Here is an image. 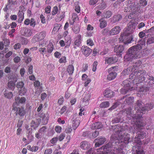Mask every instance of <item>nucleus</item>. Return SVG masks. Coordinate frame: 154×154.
<instances>
[{
  "instance_id": "obj_36",
  "label": "nucleus",
  "mask_w": 154,
  "mask_h": 154,
  "mask_svg": "<svg viewBox=\"0 0 154 154\" xmlns=\"http://www.w3.org/2000/svg\"><path fill=\"white\" fill-rule=\"evenodd\" d=\"M74 67L72 65H69L66 69V71L69 75H72L73 72Z\"/></svg>"
},
{
  "instance_id": "obj_34",
  "label": "nucleus",
  "mask_w": 154,
  "mask_h": 154,
  "mask_svg": "<svg viewBox=\"0 0 154 154\" xmlns=\"http://www.w3.org/2000/svg\"><path fill=\"white\" fill-rule=\"evenodd\" d=\"M54 49V46L53 44L51 43H49L47 46V52L48 54H49L53 51Z\"/></svg>"
},
{
  "instance_id": "obj_56",
  "label": "nucleus",
  "mask_w": 154,
  "mask_h": 154,
  "mask_svg": "<svg viewBox=\"0 0 154 154\" xmlns=\"http://www.w3.org/2000/svg\"><path fill=\"white\" fill-rule=\"evenodd\" d=\"M72 128L70 126H69L67 127L65 130V132L66 133H70L72 130Z\"/></svg>"
},
{
  "instance_id": "obj_23",
  "label": "nucleus",
  "mask_w": 154,
  "mask_h": 154,
  "mask_svg": "<svg viewBox=\"0 0 154 154\" xmlns=\"http://www.w3.org/2000/svg\"><path fill=\"white\" fill-rule=\"evenodd\" d=\"M82 36L79 34L78 35L75 37V45L78 47L81 46V45Z\"/></svg>"
},
{
  "instance_id": "obj_29",
  "label": "nucleus",
  "mask_w": 154,
  "mask_h": 154,
  "mask_svg": "<svg viewBox=\"0 0 154 154\" xmlns=\"http://www.w3.org/2000/svg\"><path fill=\"white\" fill-rule=\"evenodd\" d=\"M122 18V16L120 14H116L112 18L111 22L113 23H115L120 20Z\"/></svg>"
},
{
  "instance_id": "obj_1",
  "label": "nucleus",
  "mask_w": 154,
  "mask_h": 154,
  "mask_svg": "<svg viewBox=\"0 0 154 154\" xmlns=\"http://www.w3.org/2000/svg\"><path fill=\"white\" fill-rule=\"evenodd\" d=\"M119 127L117 125L116 127ZM114 131L115 136L112 135L111 138V142L105 146L96 149L91 148L88 151L87 154H122L123 149L129 142V134H127L123 136L121 128H116Z\"/></svg>"
},
{
  "instance_id": "obj_9",
  "label": "nucleus",
  "mask_w": 154,
  "mask_h": 154,
  "mask_svg": "<svg viewBox=\"0 0 154 154\" xmlns=\"http://www.w3.org/2000/svg\"><path fill=\"white\" fill-rule=\"evenodd\" d=\"M116 68L115 66L109 68L108 71L109 74L107 75V79L109 81L113 80L116 77L117 74L114 71V69Z\"/></svg>"
},
{
  "instance_id": "obj_48",
  "label": "nucleus",
  "mask_w": 154,
  "mask_h": 154,
  "mask_svg": "<svg viewBox=\"0 0 154 154\" xmlns=\"http://www.w3.org/2000/svg\"><path fill=\"white\" fill-rule=\"evenodd\" d=\"M24 85V83L23 82H17V86L18 88H23Z\"/></svg>"
},
{
  "instance_id": "obj_60",
  "label": "nucleus",
  "mask_w": 154,
  "mask_h": 154,
  "mask_svg": "<svg viewBox=\"0 0 154 154\" xmlns=\"http://www.w3.org/2000/svg\"><path fill=\"white\" fill-rule=\"evenodd\" d=\"M32 128H29L27 130V133L28 134V135H29L30 137L32 138L31 140L33 139L31 135L32 134Z\"/></svg>"
},
{
  "instance_id": "obj_45",
  "label": "nucleus",
  "mask_w": 154,
  "mask_h": 154,
  "mask_svg": "<svg viewBox=\"0 0 154 154\" xmlns=\"http://www.w3.org/2000/svg\"><path fill=\"white\" fill-rule=\"evenodd\" d=\"M47 128L45 126H43L41 128L39 131V132L42 134H44L46 131Z\"/></svg>"
},
{
  "instance_id": "obj_18",
  "label": "nucleus",
  "mask_w": 154,
  "mask_h": 154,
  "mask_svg": "<svg viewBox=\"0 0 154 154\" xmlns=\"http://www.w3.org/2000/svg\"><path fill=\"white\" fill-rule=\"evenodd\" d=\"M124 47L122 45H118L115 46L114 48V51L117 53H119V56L121 57L122 56L121 53L123 51Z\"/></svg>"
},
{
  "instance_id": "obj_57",
  "label": "nucleus",
  "mask_w": 154,
  "mask_h": 154,
  "mask_svg": "<svg viewBox=\"0 0 154 154\" xmlns=\"http://www.w3.org/2000/svg\"><path fill=\"white\" fill-rule=\"evenodd\" d=\"M34 86L37 89L38 88L40 85V82L38 80H35L34 82Z\"/></svg>"
},
{
  "instance_id": "obj_25",
  "label": "nucleus",
  "mask_w": 154,
  "mask_h": 154,
  "mask_svg": "<svg viewBox=\"0 0 154 154\" xmlns=\"http://www.w3.org/2000/svg\"><path fill=\"white\" fill-rule=\"evenodd\" d=\"M80 147L83 149H88L90 147L89 143L87 141H84L80 143Z\"/></svg>"
},
{
  "instance_id": "obj_30",
  "label": "nucleus",
  "mask_w": 154,
  "mask_h": 154,
  "mask_svg": "<svg viewBox=\"0 0 154 154\" xmlns=\"http://www.w3.org/2000/svg\"><path fill=\"white\" fill-rule=\"evenodd\" d=\"M38 51L43 56H44L45 54V56L48 57L50 55V54H48L46 49L45 48L41 47L39 48Z\"/></svg>"
},
{
  "instance_id": "obj_54",
  "label": "nucleus",
  "mask_w": 154,
  "mask_h": 154,
  "mask_svg": "<svg viewBox=\"0 0 154 154\" xmlns=\"http://www.w3.org/2000/svg\"><path fill=\"white\" fill-rule=\"evenodd\" d=\"M58 138L57 137H54L51 140V142L53 145H55L58 141Z\"/></svg>"
},
{
  "instance_id": "obj_46",
  "label": "nucleus",
  "mask_w": 154,
  "mask_h": 154,
  "mask_svg": "<svg viewBox=\"0 0 154 154\" xmlns=\"http://www.w3.org/2000/svg\"><path fill=\"white\" fill-rule=\"evenodd\" d=\"M154 42V36L149 38L147 41V44H150Z\"/></svg>"
},
{
  "instance_id": "obj_15",
  "label": "nucleus",
  "mask_w": 154,
  "mask_h": 154,
  "mask_svg": "<svg viewBox=\"0 0 154 154\" xmlns=\"http://www.w3.org/2000/svg\"><path fill=\"white\" fill-rule=\"evenodd\" d=\"M117 57L116 56H113L110 57L105 58V63L109 64H112L116 63L118 61Z\"/></svg>"
},
{
  "instance_id": "obj_26",
  "label": "nucleus",
  "mask_w": 154,
  "mask_h": 154,
  "mask_svg": "<svg viewBox=\"0 0 154 154\" xmlns=\"http://www.w3.org/2000/svg\"><path fill=\"white\" fill-rule=\"evenodd\" d=\"M16 114H18L21 116H24L25 113V111L23 108H17L16 107Z\"/></svg>"
},
{
  "instance_id": "obj_43",
  "label": "nucleus",
  "mask_w": 154,
  "mask_h": 154,
  "mask_svg": "<svg viewBox=\"0 0 154 154\" xmlns=\"http://www.w3.org/2000/svg\"><path fill=\"white\" fill-rule=\"evenodd\" d=\"M4 95L6 97L9 99H11L13 96V94L11 92L8 93L6 92L5 93Z\"/></svg>"
},
{
  "instance_id": "obj_16",
  "label": "nucleus",
  "mask_w": 154,
  "mask_h": 154,
  "mask_svg": "<svg viewBox=\"0 0 154 154\" xmlns=\"http://www.w3.org/2000/svg\"><path fill=\"white\" fill-rule=\"evenodd\" d=\"M121 30V27L119 26H116L113 28L109 32L110 35H114L118 34Z\"/></svg>"
},
{
  "instance_id": "obj_24",
  "label": "nucleus",
  "mask_w": 154,
  "mask_h": 154,
  "mask_svg": "<svg viewBox=\"0 0 154 154\" xmlns=\"http://www.w3.org/2000/svg\"><path fill=\"white\" fill-rule=\"evenodd\" d=\"M72 126L74 130H75L79 124V120L77 119L75 117H73L72 119Z\"/></svg>"
},
{
  "instance_id": "obj_22",
  "label": "nucleus",
  "mask_w": 154,
  "mask_h": 154,
  "mask_svg": "<svg viewBox=\"0 0 154 154\" xmlns=\"http://www.w3.org/2000/svg\"><path fill=\"white\" fill-rule=\"evenodd\" d=\"M103 127L102 123L99 122H96L92 124L91 126V128L93 129H100Z\"/></svg>"
},
{
  "instance_id": "obj_59",
  "label": "nucleus",
  "mask_w": 154,
  "mask_h": 154,
  "mask_svg": "<svg viewBox=\"0 0 154 154\" xmlns=\"http://www.w3.org/2000/svg\"><path fill=\"white\" fill-rule=\"evenodd\" d=\"M62 128L59 126H57L55 127L56 131L58 133H60L61 131Z\"/></svg>"
},
{
  "instance_id": "obj_47",
  "label": "nucleus",
  "mask_w": 154,
  "mask_h": 154,
  "mask_svg": "<svg viewBox=\"0 0 154 154\" xmlns=\"http://www.w3.org/2000/svg\"><path fill=\"white\" fill-rule=\"evenodd\" d=\"M85 96L83 98V101L86 102L88 101L90 98V95L89 94H88L86 95H85Z\"/></svg>"
},
{
  "instance_id": "obj_62",
  "label": "nucleus",
  "mask_w": 154,
  "mask_h": 154,
  "mask_svg": "<svg viewBox=\"0 0 154 154\" xmlns=\"http://www.w3.org/2000/svg\"><path fill=\"white\" fill-rule=\"evenodd\" d=\"M40 18L41 20V22L42 23H45L46 22L45 17L43 14H41L40 16Z\"/></svg>"
},
{
  "instance_id": "obj_35",
  "label": "nucleus",
  "mask_w": 154,
  "mask_h": 154,
  "mask_svg": "<svg viewBox=\"0 0 154 154\" xmlns=\"http://www.w3.org/2000/svg\"><path fill=\"white\" fill-rule=\"evenodd\" d=\"M112 0L114 1L115 0ZM125 0H117L118 2H116L114 4V6L115 8L117 7L118 5H119V4L121 2H122ZM125 2L128 4H130L131 3V0H128V1H126Z\"/></svg>"
},
{
  "instance_id": "obj_50",
  "label": "nucleus",
  "mask_w": 154,
  "mask_h": 154,
  "mask_svg": "<svg viewBox=\"0 0 154 154\" xmlns=\"http://www.w3.org/2000/svg\"><path fill=\"white\" fill-rule=\"evenodd\" d=\"M52 150L51 148L47 149L45 150L44 154H52Z\"/></svg>"
},
{
  "instance_id": "obj_40",
  "label": "nucleus",
  "mask_w": 154,
  "mask_h": 154,
  "mask_svg": "<svg viewBox=\"0 0 154 154\" xmlns=\"http://www.w3.org/2000/svg\"><path fill=\"white\" fill-rule=\"evenodd\" d=\"M79 3L78 2H75V10L78 13H79L80 12V8L79 5Z\"/></svg>"
},
{
  "instance_id": "obj_42",
  "label": "nucleus",
  "mask_w": 154,
  "mask_h": 154,
  "mask_svg": "<svg viewBox=\"0 0 154 154\" xmlns=\"http://www.w3.org/2000/svg\"><path fill=\"white\" fill-rule=\"evenodd\" d=\"M20 89L19 91L20 94L21 96L25 95L27 92V89L23 87Z\"/></svg>"
},
{
  "instance_id": "obj_38",
  "label": "nucleus",
  "mask_w": 154,
  "mask_h": 154,
  "mask_svg": "<svg viewBox=\"0 0 154 154\" xmlns=\"http://www.w3.org/2000/svg\"><path fill=\"white\" fill-rule=\"evenodd\" d=\"M61 25L60 24H56L54 25V27L52 32V33L57 32L60 28Z\"/></svg>"
},
{
  "instance_id": "obj_2",
  "label": "nucleus",
  "mask_w": 154,
  "mask_h": 154,
  "mask_svg": "<svg viewBox=\"0 0 154 154\" xmlns=\"http://www.w3.org/2000/svg\"><path fill=\"white\" fill-rule=\"evenodd\" d=\"M143 105L144 104L141 100H138L137 101L135 107V110H137L135 114H134L135 112H134L132 113L131 108L126 110L128 117L130 118H132L134 120L133 121H132V123L134 124L135 121L137 122L134 127L140 130L143 129V127L146 125L145 122L143 121L142 117V116L144 113L143 112L145 110H150L153 107V105L151 103L146 104L144 107L143 106ZM134 127L135 129V128Z\"/></svg>"
},
{
  "instance_id": "obj_39",
  "label": "nucleus",
  "mask_w": 154,
  "mask_h": 154,
  "mask_svg": "<svg viewBox=\"0 0 154 154\" xmlns=\"http://www.w3.org/2000/svg\"><path fill=\"white\" fill-rule=\"evenodd\" d=\"M109 105V103L108 101H104L102 102L100 105V106L101 108H106Z\"/></svg>"
},
{
  "instance_id": "obj_4",
  "label": "nucleus",
  "mask_w": 154,
  "mask_h": 154,
  "mask_svg": "<svg viewBox=\"0 0 154 154\" xmlns=\"http://www.w3.org/2000/svg\"><path fill=\"white\" fill-rule=\"evenodd\" d=\"M129 108H128L125 109L124 110H123L122 112H121L118 114V117L116 118H115L112 120V122L113 123L122 122L124 120V119H123V117H122L120 118L119 116H120L122 114L124 115H126L127 116V118L129 120H130V122L132 125V126H131V131L133 133H134L136 132V131H137V135L135 137V138L134 139V141L137 143H139L140 142V139H143L145 137L146 133L145 131H140L139 129L136 128L135 127H134L135 128V129L134 128V127L135 124V123H136L137 122L135 121V123L134 124L132 123V121H133L134 120L132 118H128L127 113L126 112V110Z\"/></svg>"
},
{
  "instance_id": "obj_17",
  "label": "nucleus",
  "mask_w": 154,
  "mask_h": 154,
  "mask_svg": "<svg viewBox=\"0 0 154 154\" xmlns=\"http://www.w3.org/2000/svg\"><path fill=\"white\" fill-rule=\"evenodd\" d=\"M12 78L11 79H13L14 81L15 82H13L12 81H9L8 84V87L12 90H13L15 86V82L17 81V78L15 75H13L12 76Z\"/></svg>"
},
{
  "instance_id": "obj_27",
  "label": "nucleus",
  "mask_w": 154,
  "mask_h": 154,
  "mask_svg": "<svg viewBox=\"0 0 154 154\" xmlns=\"http://www.w3.org/2000/svg\"><path fill=\"white\" fill-rule=\"evenodd\" d=\"M10 43L9 41L8 40L6 39L4 41V44L5 46V50L2 51L1 52V54H4V53H6L7 51H8V48H7L8 47Z\"/></svg>"
},
{
  "instance_id": "obj_49",
  "label": "nucleus",
  "mask_w": 154,
  "mask_h": 154,
  "mask_svg": "<svg viewBox=\"0 0 154 154\" xmlns=\"http://www.w3.org/2000/svg\"><path fill=\"white\" fill-rule=\"evenodd\" d=\"M140 6H146L147 4V2L146 0H140ZM138 5L139 4H138Z\"/></svg>"
},
{
  "instance_id": "obj_19",
  "label": "nucleus",
  "mask_w": 154,
  "mask_h": 154,
  "mask_svg": "<svg viewBox=\"0 0 154 154\" xmlns=\"http://www.w3.org/2000/svg\"><path fill=\"white\" fill-rule=\"evenodd\" d=\"M82 52L85 56L89 55L92 51V50L86 46H83L82 47Z\"/></svg>"
},
{
  "instance_id": "obj_52",
  "label": "nucleus",
  "mask_w": 154,
  "mask_h": 154,
  "mask_svg": "<svg viewBox=\"0 0 154 154\" xmlns=\"http://www.w3.org/2000/svg\"><path fill=\"white\" fill-rule=\"evenodd\" d=\"M30 26L33 27H34L35 25V19L34 18H32L31 20H30Z\"/></svg>"
},
{
  "instance_id": "obj_55",
  "label": "nucleus",
  "mask_w": 154,
  "mask_h": 154,
  "mask_svg": "<svg viewBox=\"0 0 154 154\" xmlns=\"http://www.w3.org/2000/svg\"><path fill=\"white\" fill-rule=\"evenodd\" d=\"M147 78L149 80H150V81L148 83L149 85L152 86V83H153V81L154 80V78L152 76L148 75Z\"/></svg>"
},
{
  "instance_id": "obj_33",
  "label": "nucleus",
  "mask_w": 154,
  "mask_h": 154,
  "mask_svg": "<svg viewBox=\"0 0 154 154\" xmlns=\"http://www.w3.org/2000/svg\"><path fill=\"white\" fill-rule=\"evenodd\" d=\"M100 23V27L101 29H103L107 25V22L104 20H103V19H100L99 20Z\"/></svg>"
},
{
  "instance_id": "obj_41",
  "label": "nucleus",
  "mask_w": 154,
  "mask_h": 154,
  "mask_svg": "<svg viewBox=\"0 0 154 154\" xmlns=\"http://www.w3.org/2000/svg\"><path fill=\"white\" fill-rule=\"evenodd\" d=\"M59 12L58 8L57 6H55L53 8L52 11V14L53 15H54L55 14H58Z\"/></svg>"
},
{
  "instance_id": "obj_44",
  "label": "nucleus",
  "mask_w": 154,
  "mask_h": 154,
  "mask_svg": "<svg viewBox=\"0 0 154 154\" xmlns=\"http://www.w3.org/2000/svg\"><path fill=\"white\" fill-rule=\"evenodd\" d=\"M106 7V5L104 2L102 3L99 6L97 7L96 8L97 9H104Z\"/></svg>"
},
{
  "instance_id": "obj_61",
  "label": "nucleus",
  "mask_w": 154,
  "mask_h": 154,
  "mask_svg": "<svg viewBox=\"0 0 154 154\" xmlns=\"http://www.w3.org/2000/svg\"><path fill=\"white\" fill-rule=\"evenodd\" d=\"M51 7L50 6H48L45 8V12L47 14H49L51 12Z\"/></svg>"
},
{
  "instance_id": "obj_21",
  "label": "nucleus",
  "mask_w": 154,
  "mask_h": 154,
  "mask_svg": "<svg viewBox=\"0 0 154 154\" xmlns=\"http://www.w3.org/2000/svg\"><path fill=\"white\" fill-rule=\"evenodd\" d=\"M23 35L26 37H29L32 35V33L31 29L28 28H24L22 31Z\"/></svg>"
},
{
  "instance_id": "obj_20",
  "label": "nucleus",
  "mask_w": 154,
  "mask_h": 154,
  "mask_svg": "<svg viewBox=\"0 0 154 154\" xmlns=\"http://www.w3.org/2000/svg\"><path fill=\"white\" fill-rule=\"evenodd\" d=\"M39 119V118H37L35 120H32L31 123V127L35 129H36L41 123V121Z\"/></svg>"
},
{
  "instance_id": "obj_6",
  "label": "nucleus",
  "mask_w": 154,
  "mask_h": 154,
  "mask_svg": "<svg viewBox=\"0 0 154 154\" xmlns=\"http://www.w3.org/2000/svg\"><path fill=\"white\" fill-rule=\"evenodd\" d=\"M132 25L128 26L123 32L121 34L119 41L124 42L125 44L131 43L132 41L134 35L133 34L134 29Z\"/></svg>"
},
{
  "instance_id": "obj_14",
  "label": "nucleus",
  "mask_w": 154,
  "mask_h": 154,
  "mask_svg": "<svg viewBox=\"0 0 154 154\" xmlns=\"http://www.w3.org/2000/svg\"><path fill=\"white\" fill-rule=\"evenodd\" d=\"M106 141V139L104 137H101L97 138L94 140V142H96L95 147H99L100 145L103 144Z\"/></svg>"
},
{
  "instance_id": "obj_13",
  "label": "nucleus",
  "mask_w": 154,
  "mask_h": 154,
  "mask_svg": "<svg viewBox=\"0 0 154 154\" xmlns=\"http://www.w3.org/2000/svg\"><path fill=\"white\" fill-rule=\"evenodd\" d=\"M103 94L105 97L109 98L113 97L115 95V93L110 89L107 88L104 91Z\"/></svg>"
},
{
  "instance_id": "obj_8",
  "label": "nucleus",
  "mask_w": 154,
  "mask_h": 154,
  "mask_svg": "<svg viewBox=\"0 0 154 154\" xmlns=\"http://www.w3.org/2000/svg\"><path fill=\"white\" fill-rule=\"evenodd\" d=\"M142 63V62L140 60H138L136 62L134 65L131 67L134 68L133 70L134 71V72L135 73L138 77H140L142 75L144 76V74L146 73V71L144 70H138V69L141 67V65Z\"/></svg>"
},
{
  "instance_id": "obj_7",
  "label": "nucleus",
  "mask_w": 154,
  "mask_h": 154,
  "mask_svg": "<svg viewBox=\"0 0 154 154\" xmlns=\"http://www.w3.org/2000/svg\"><path fill=\"white\" fill-rule=\"evenodd\" d=\"M125 99V100L124 101V104H125L131 105L132 104L134 101V97H127L126 96L123 97V99H122L120 100H117L115 102L114 104L109 109V110H112L116 108L118 105L120 104L121 102L120 100H123Z\"/></svg>"
},
{
  "instance_id": "obj_11",
  "label": "nucleus",
  "mask_w": 154,
  "mask_h": 154,
  "mask_svg": "<svg viewBox=\"0 0 154 154\" xmlns=\"http://www.w3.org/2000/svg\"><path fill=\"white\" fill-rule=\"evenodd\" d=\"M15 102L14 103L12 109L13 110H16V106L20 103H24L26 101V98L24 97H21L20 98L19 97H15Z\"/></svg>"
},
{
  "instance_id": "obj_64",
  "label": "nucleus",
  "mask_w": 154,
  "mask_h": 154,
  "mask_svg": "<svg viewBox=\"0 0 154 154\" xmlns=\"http://www.w3.org/2000/svg\"><path fill=\"white\" fill-rule=\"evenodd\" d=\"M21 45L19 43H17L14 45V48L15 50H17L20 48Z\"/></svg>"
},
{
  "instance_id": "obj_10",
  "label": "nucleus",
  "mask_w": 154,
  "mask_h": 154,
  "mask_svg": "<svg viewBox=\"0 0 154 154\" xmlns=\"http://www.w3.org/2000/svg\"><path fill=\"white\" fill-rule=\"evenodd\" d=\"M46 35V33L45 31H42L40 33H37L32 39L33 42H35L39 41L44 39Z\"/></svg>"
},
{
  "instance_id": "obj_5",
  "label": "nucleus",
  "mask_w": 154,
  "mask_h": 154,
  "mask_svg": "<svg viewBox=\"0 0 154 154\" xmlns=\"http://www.w3.org/2000/svg\"><path fill=\"white\" fill-rule=\"evenodd\" d=\"M139 43L130 48L128 53L124 57V61H131L133 59L140 58L142 55L141 49L145 44V41L143 40Z\"/></svg>"
},
{
  "instance_id": "obj_51",
  "label": "nucleus",
  "mask_w": 154,
  "mask_h": 154,
  "mask_svg": "<svg viewBox=\"0 0 154 154\" xmlns=\"http://www.w3.org/2000/svg\"><path fill=\"white\" fill-rule=\"evenodd\" d=\"M87 44L89 46H92L94 45V43L93 40L91 39H89L87 40Z\"/></svg>"
},
{
  "instance_id": "obj_58",
  "label": "nucleus",
  "mask_w": 154,
  "mask_h": 154,
  "mask_svg": "<svg viewBox=\"0 0 154 154\" xmlns=\"http://www.w3.org/2000/svg\"><path fill=\"white\" fill-rule=\"evenodd\" d=\"M98 64V63L97 61H95L93 63L92 68V71L93 72H95L97 69V66Z\"/></svg>"
},
{
  "instance_id": "obj_63",
  "label": "nucleus",
  "mask_w": 154,
  "mask_h": 154,
  "mask_svg": "<svg viewBox=\"0 0 154 154\" xmlns=\"http://www.w3.org/2000/svg\"><path fill=\"white\" fill-rule=\"evenodd\" d=\"M98 1V0H90L89 4L90 5H94Z\"/></svg>"
},
{
  "instance_id": "obj_31",
  "label": "nucleus",
  "mask_w": 154,
  "mask_h": 154,
  "mask_svg": "<svg viewBox=\"0 0 154 154\" xmlns=\"http://www.w3.org/2000/svg\"><path fill=\"white\" fill-rule=\"evenodd\" d=\"M131 5L129 6V8L131 10H136L138 9V8L140 7V5H138V3L136 4L135 3H131Z\"/></svg>"
},
{
  "instance_id": "obj_32",
  "label": "nucleus",
  "mask_w": 154,
  "mask_h": 154,
  "mask_svg": "<svg viewBox=\"0 0 154 154\" xmlns=\"http://www.w3.org/2000/svg\"><path fill=\"white\" fill-rule=\"evenodd\" d=\"M27 149L31 151L32 152H36L38 149V147L37 146H32V147L29 145H28L27 147Z\"/></svg>"
},
{
  "instance_id": "obj_37",
  "label": "nucleus",
  "mask_w": 154,
  "mask_h": 154,
  "mask_svg": "<svg viewBox=\"0 0 154 154\" xmlns=\"http://www.w3.org/2000/svg\"><path fill=\"white\" fill-rule=\"evenodd\" d=\"M112 15L111 11H105L103 14V17L108 18H109Z\"/></svg>"
},
{
  "instance_id": "obj_53",
  "label": "nucleus",
  "mask_w": 154,
  "mask_h": 154,
  "mask_svg": "<svg viewBox=\"0 0 154 154\" xmlns=\"http://www.w3.org/2000/svg\"><path fill=\"white\" fill-rule=\"evenodd\" d=\"M66 62V58L65 56L62 57L59 60V62L60 63H65Z\"/></svg>"
},
{
  "instance_id": "obj_3",
  "label": "nucleus",
  "mask_w": 154,
  "mask_h": 154,
  "mask_svg": "<svg viewBox=\"0 0 154 154\" xmlns=\"http://www.w3.org/2000/svg\"><path fill=\"white\" fill-rule=\"evenodd\" d=\"M134 68L129 66L125 69L122 72V75H127L130 74L129 76V79H128L123 81V88L120 91L121 93L125 94L127 92L134 89V88L132 86L133 84H139L145 80V77L142 75L140 77L137 76L133 70Z\"/></svg>"
},
{
  "instance_id": "obj_12",
  "label": "nucleus",
  "mask_w": 154,
  "mask_h": 154,
  "mask_svg": "<svg viewBox=\"0 0 154 154\" xmlns=\"http://www.w3.org/2000/svg\"><path fill=\"white\" fill-rule=\"evenodd\" d=\"M37 118H39V120L41 121V122H42L43 124L46 125L48 122L49 115L47 113L45 114L43 113H42L40 114Z\"/></svg>"
},
{
  "instance_id": "obj_28",
  "label": "nucleus",
  "mask_w": 154,
  "mask_h": 154,
  "mask_svg": "<svg viewBox=\"0 0 154 154\" xmlns=\"http://www.w3.org/2000/svg\"><path fill=\"white\" fill-rule=\"evenodd\" d=\"M147 91V88L145 87H142L140 88L138 91L137 94L140 95V96H143V94H146V92Z\"/></svg>"
}]
</instances>
